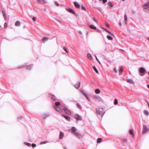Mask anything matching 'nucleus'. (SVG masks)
I'll return each mask as SVG.
<instances>
[{
	"label": "nucleus",
	"instance_id": "nucleus-26",
	"mask_svg": "<svg viewBox=\"0 0 149 149\" xmlns=\"http://www.w3.org/2000/svg\"><path fill=\"white\" fill-rule=\"evenodd\" d=\"M102 140V138H98L97 139V143H100V142H101V141Z\"/></svg>",
	"mask_w": 149,
	"mask_h": 149
},
{
	"label": "nucleus",
	"instance_id": "nucleus-32",
	"mask_svg": "<svg viewBox=\"0 0 149 149\" xmlns=\"http://www.w3.org/2000/svg\"><path fill=\"white\" fill-rule=\"evenodd\" d=\"M81 9L82 10H85V11H86V8L83 6H81Z\"/></svg>",
	"mask_w": 149,
	"mask_h": 149
},
{
	"label": "nucleus",
	"instance_id": "nucleus-44",
	"mask_svg": "<svg viewBox=\"0 0 149 149\" xmlns=\"http://www.w3.org/2000/svg\"><path fill=\"white\" fill-rule=\"evenodd\" d=\"M47 117V116L46 115H44L43 116V118L44 119H45Z\"/></svg>",
	"mask_w": 149,
	"mask_h": 149
},
{
	"label": "nucleus",
	"instance_id": "nucleus-12",
	"mask_svg": "<svg viewBox=\"0 0 149 149\" xmlns=\"http://www.w3.org/2000/svg\"><path fill=\"white\" fill-rule=\"evenodd\" d=\"M68 11L70 13H72V14H73L74 15L75 14V11H74V10H72V9L71 8H69L68 9Z\"/></svg>",
	"mask_w": 149,
	"mask_h": 149
},
{
	"label": "nucleus",
	"instance_id": "nucleus-40",
	"mask_svg": "<svg viewBox=\"0 0 149 149\" xmlns=\"http://www.w3.org/2000/svg\"><path fill=\"white\" fill-rule=\"evenodd\" d=\"M63 49L66 53H68V50H67L65 47H63Z\"/></svg>",
	"mask_w": 149,
	"mask_h": 149
},
{
	"label": "nucleus",
	"instance_id": "nucleus-59",
	"mask_svg": "<svg viewBox=\"0 0 149 149\" xmlns=\"http://www.w3.org/2000/svg\"><path fill=\"white\" fill-rule=\"evenodd\" d=\"M125 0H122L123 1H124Z\"/></svg>",
	"mask_w": 149,
	"mask_h": 149
},
{
	"label": "nucleus",
	"instance_id": "nucleus-16",
	"mask_svg": "<svg viewBox=\"0 0 149 149\" xmlns=\"http://www.w3.org/2000/svg\"><path fill=\"white\" fill-rule=\"evenodd\" d=\"M55 109L56 110L58 111L61 113L62 112V110L59 107H55Z\"/></svg>",
	"mask_w": 149,
	"mask_h": 149
},
{
	"label": "nucleus",
	"instance_id": "nucleus-4",
	"mask_svg": "<svg viewBox=\"0 0 149 149\" xmlns=\"http://www.w3.org/2000/svg\"><path fill=\"white\" fill-rule=\"evenodd\" d=\"M62 109L63 110H64L66 113L68 115H70L71 114V112L70 111L68 110L67 108L65 107H62Z\"/></svg>",
	"mask_w": 149,
	"mask_h": 149
},
{
	"label": "nucleus",
	"instance_id": "nucleus-13",
	"mask_svg": "<svg viewBox=\"0 0 149 149\" xmlns=\"http://www.w3.org/2000/svg\"><path fill=\"white\" fill-rule=\"evenodd\" d=\"M124 20H125V24H127V15L126 14L125 15H124Z\"/></svg>",
	"mask_w": 149,
	"mask_h": 149
},
{
	"label": "nucleus",
	"instance_id": "nucleus-5",
	"mask_svg": "<svg viewBox=\"0 0 149 149\" xmlns=\"http://www.w3.org/2000/svg\"><path fill=\"white\" fill-rule=\"evenodd\" d=\"M94 98L96 100L98 101L101 102H104V101L103 100L98 96H94Z\"/></svg>",
	"mask_w": 149,
	"mask_h": 149
},
{
	"label": "nucleus",
	"instance_id": "nucleus-19",
	"mask_svg": "<svg viewBox=\"0 0 149 149\" xmlns=\"http://www.w3.org/2000/svg\"><path fill=\"white\" fill-rule=\"evenodd\" d=\"M129 133L130 134L132 135L133 137L134 136V134L133 133V130L131 129Z\"/></svg>",
	"mask_w": 149,
	"mask_h": 149
},
{
	"label": "nucleus",
	"instance_id": "nucleus-6",
	"mask_svg": "<svg viewBox=\"0 0 149 149\" xmlns=\"http://www.w3.org/2000/svg\"><path fill=\"white\" fill-rule=\"evenodd\" d=\"M80 92L83 94V95L88 100H89V99L86 93L82 89L80 90Z\"/></svg>",
	"mask_w": 149,
	"mask_h": 149
},
{
	"label": "nucleus",
	"instance_id": "nucleus-29",
	"mask_svg": "<svg viewBox=\"0 0 149 149\" xmlns=\"http://www.w3.org/2000/svg\"><path fill=\"white\" fill-rule=\"evenodd\" d=\"M2 12L3 16L4 17V18L5 19L6 18V16L5 13L4 11H2Z\"/></svg>",
	"mask_w": 149,
	"mask_h": 149
},
{
	"label": "nucleus",
	"instance_id": "nucleus-57",
	"mask_svg": "<svg viewBox=\"0 0 149 149\" xmlns=\"http://www.w3.org/2000/svg\"><path fill=\"white\" fill-rule=\"evenodd\" d=\"M98 61V62L99 63V64H101V63L99 61H99Z\"/></svg>",
	"mask_w": 149,
	"mask_h": 149
},
{
	"label": "nucleus",
	"instance_id": "nucleus-15",
	"mask_svg": "<svg viewBox=\"0 0 149 149\" xmlns=\"http://www.w3.org/2000/svg\"><path fill=\"white\" fill-rule=\"evenodd\" d=\"M48 38L47 37H44L42 39V41L43 43H44L46 41H47Z\"/></svg>",
	"mask_w": 149,
	"mask_h": 149
},
{
	"label": "nucleus",
	"instance_id": "nucleus-10",
	"mask_svg": "<svg viewBox=\"0 0 149 149\" xmlns=\"http://www.w3.org/2000/svg\"><path fill=\"white\" fill-rule=\"evenodd\" d=\"M74 4L75 6L77 8H79L80 6V5L77 2H74Z\"/></svg>",
	"mask_w": 149,
	"mask_h": 149
},
{
	"label": "nucleus",
	"instance_id": "nucleus-61",
	"mask_svg": "<svg viewBox=\"0 0 149 149\" xmlns=\"http://www.w3.org/2000/svg\"><path fill=\"white\" fill-rule=\"evenodd\" d=\"M99 1H101V0H99Z\"/></svg>",
	"mask_w": 149,
	"mask_h": 149
},
{
	"label": "nucleus",
	"instance_id": "nucleus-7",
	"mask_svg": "<svg viewBox=\"0 0 149 149\" xmlns=\"http://www.w3.org/2000/svg\"><path fill=\"white\" fill-rule=\"evenodd\" d=\"M74 117L77 120H81L82 119L81 116L78 114L75 115Z\"/></svg>",
	"mask_w": 149,
	"mask_h": 149
},
{
	"label": "nucleus",
	"instance_id": "nucleus-35",
	"mask_svg": "<svg viewBox=\"0 0 149 149\" xmlns=\"http://www.w3.org/2000/svg\"><path fill=\"white\" fill-rule=\"evenodd\" d=\"M7 23L6 22H5L4 24V27L5 28H6L7 26Z\"/></svg>",
	"mask_w": 149,
	"mask_h": 149
},
{
	"label": "nucleus",
	"instance_id": "nucleus-52",
	"mask_svg": "<svg viewBox=\"0 0 149 149\" xmlns=\"http://www.w3.org/2000/svg\"><path fill=\"white\" fill-rule=\"evenodd\" d=\"M119 24L120 26H122V24L121 22L120 21L119 23Z\"/></svg>",
	"mask_w": 149,
	"mask_h": 149
},
{
	"label": "nucleus",
	"instance_id": "nucleus-23",
	"mask_svg": "<svg viewBox=\"0 0 149 149\" xmlns=\"http://www.w3.org/2000/svg\"><path fill=\"white\" fill-rule=\"evenodd\" d=\"M123 71V68L121 67L120 68V70H119V73L120 75L121 74L122 72Z\"/></svg>",
	"mask_w": 149,
	"mask_h": 149
},
{
	"label": "nucleus",
	"instance_id": "nucleus-3",
	"mask_svg": "<svg viewBox=\"0 0 149 149\" xmlns=\"http://www.w3.org/2000/svg\"><path fill=\"white\" fill-rule=\"evenodd\" d=\"M145 71L146 70L143 68L141 67L139 69V72H140V75L141 76H143L145 74Z\"/></svg>",
	"mask_w": 149,
	"mask_h": 149
},
{
	"label": "nucleus",
	"instance_id": "nucleus-2",
	"mask_svg": "<svg viewBox=\"0 0 149 149\" xmlns=\"http://www.w3.org/2000/svg\"><path fill=\"white\" fill-rule=\"evenodd\" d=\"M104 109L102 108H100L99 109H97L96 111L97 113L100 115H102V116H103L105 113V112L104 111Z\"/></svg>",
	"mask_w": 149,
	"mask_h": 149
},
{
	"label": "nucleus",
	"instance_id": "nucleus-22",
	"mask_svg": "<svg viewBox=\"0 0 149 149\" xmlns=\"http://www.w3.org/2000/svg\"><path fill=\"white\" fill-rule=\"evenodd\" d=\"M144 113L145 115L147 116H148L149 114V112L146 110H144Z\"/></svg>",
	"mask_w": 149,
	"mask_h": 149
},
{
	"label": "nucleus",
	"instance_id": "nucleus-48",
	"mask_svg": "<svg viewBox=\"0 0 149 149\" xmlns=\"http://www.w3.org/2000/svg\"><path fill=\"white\" fill-rule=\"evenodd\" d=\"M107 0H102L103 3H104L107 2Z\"/></svg>",
	"mask_w": 149,
	"mask_h": 149
},
{
	"label": "nucleus",
	"instance_id": "nucleus-38",
	"mask_svg": "<svg viewBox=\"0 0 149 149\" xmlns=\"http://www.w3.org/2000/svg\"><path fill=\"white\" fill-rule=\"evenodd\" d=\"M55 104L56 106L59 105L60 104V103L59 102H55Z\"/></svg>",
	"mask_w": 149,
	"mask_h": 149
},
{
	"label": "nucleus",
	"instance_id": "nucleus-14",
	"mask_svg": "<svg viewBox=\"0 0 149 149\" xmlns=\"http://www.w3.org/2000/svg\"><path fill=\"white\" fill-rule=\"evenodd\" d=\"M80 86V83L79 82L75 85V87L77 89H78Z\"/></svg>",
	"mask_w": 149,
	"mask_h": 149
},
{
	"label": "nucleus",
	"instance_id": "nucleus-55",
	"mask_svg": "<svg viewBox=\"0 0 149 149\" xmlns=\"http://www.w3.org/2000/svg\"><path fill=\"white\" fill-rule=\"evenodd\" d=\"M79 33H80L81 34H82V32L81 31H79Z\"/></svg>",
	"mask_w": 149,
	"mask_h": 149
},
{
	"label": "nucleus",
	"instance_id": "nucleus-25",
	"mask_svg": "<svg viewBox=\"0 0 149 149\" xmlns=\"http://www.w3.org/2000/svg\"><path fill=\"white\" fill-rule=\"evenodd\" d=\"M63 116L67 120H69V121H70V118L67 116Z\"/></svg>",
	"mask_w": 149,
	"mask_h": 149
},
{
	"label": "nucleus",
	"instance_id": "nucleus-54",
	"mask_svg": "<svg viewBox=\"0 0 149 149\" xmlns=\"http://www.w3.org/2000/svg\"><path fill=\"white\" fill-rule=\"evenodd\" d=\"M105 31H106L107 32H108V33H109V31H108V30H105Z\"/></svg>",
	"mask_w": 149,
	"mask_h": 149
},
{
	"label": "nucleus",
	"instance_id": "nucleus-39",
	"mask_svg": "<svg viewBox=\"0 0 149 149\" xmlns=\"http://www.w3.org/2000/svg\"><path fill=\"white\" fill-rule=\"evenodd\" d=\"M52 98L54 100H56V97L53 96H52Z\"/></svg>",
	"mask_w": 149,
	"mask_h": 149
},
{
	"label": "nucleus",
	"instance_id": "nucleus-43",
	"mask_svg": "<svg viewBox=\"0 0 149 149\" xmlns=\"http://www.w3.org/2000/svg\"><path fill=\"white\" fill-rule=\"evenodd\" d=\"M113 70L115 73H117V70L116 68H114L113 69Z\"/></svg>",
	"mask_w": 149,
	"mask_h": 149
},
{
	"label": "nucleus",
	"instance_id": "nucleus-1",
	"mask_svg": "<svg viewBox=\"0 0 149 149\" xmlns=\"http://www.w3.org/2000/svg\"><path fill=\"white\" fill-rule=\"evenodd\" d=\"M77 130V129L75 127H73L72 128V133L76 136L80 138L81 136L79 132H76Z\"/></svg>",
	"mask_w": 149,
	"mask_h": 149
},
{
	"label": "nucleus",
	"instance_id": "nucleus-20",
	"mask_svg": "<svg viewBox=\"0 0 149 149\" xmlns=\"http://www.w3.org/2000/svg\"><path fill=\"white\" fill-rule=\"evenodd\" d=\"M95 93L97 94L100 93V90L98 89H96L95 90Z\"/></svg>",
	"mask_w": 149,
	"mask_h": 149
},
{
	"label": "nucleus",
	"instance_id": "nucleus-56",
	"mask_svg": "<svg viewBox=\"0 0 149 149\" xmlns=\"http://www.w3.org/2000/svg\"><path fill=\"white\" fill-rule=\"evenodd\" d=\"M147 86L148 88H149V85H147Z\"/></svg>",
	"mask_w": 149,
	"mask_h": 149
},
{
	"label": "nucleus",
	"instance_id": "nucleus-47",
	"mask_svg": "<svg viewBox=\"0 0 149 149\" xmlns=\"http://www.w3.org/2000/svg\"><path fill=\"white\" fill-rule=\"evenodd\" d=\"M122 141L124 142H125L127 141V139H122Z\"/></svg>",
	"mask_w": 149,
	"mask_h": 149
},
{
	"label": "nucleus",
	"instance_id": "nucleus-31",
	"mask_svg": "<svg viewBox=\"0 0 149 149\" xmlns=\"http://www.w3.org/2000/svg\"><path fill=\"white\" fill-rule=\"evenodd\" d=\"M77 106L78 108L79 109H82L81 107V106L79 103H77Z\"/></svg>",
	"mask_w": 149,
	"mask_h": 149
},
{
	"label": "nucleus",
	"instance_id": "nucleus-37",
	"mask_svg": "<svg viewBox=\"0 0 149 149\" xmlns=\"http://www.w3.org/2000/svg\"><path fill=\"white\" fill-rule=\"evenodd\" d=\"M55 4L57 6H58L59 5V3L56 1H55L54 2Z\"/></svg>",
	"mask_w": 149,
	"mask_h": 149
},
{
	"label": "nucleus",
	"instance_id": "nucleus-53",
	"mask_svg": "<svg viewBox=\"0 0 149 149\" xmlns=\"http://www.w3.org/2000/svg\"><path fill=\"white\" fill-rule=\"evenodd\" d=\"M27 145L28 146H30L31 145V144L29 143H27Z\"/></svg>",
	"mask_w": 149,
	"mask_h": 149
},
{
	"label": "nucleus",
	"instance_id": "nucleus-30",
	"mask_svg": "<svg viewBox=\"0 0 149 149\" xmlns=\"http://www.w3.org/2000/svg\"><path fill=\"white\" fill-rule=\"evenodd\" d=\"M118 103V100L117 99H116L115 100L114 104L115 105H117Z\"/></svg>",
	"mask_w": 149,
	"mask_h": 149
},
{
	"label": "nucleus",
	"instance_id": "nucleus-58",
	"mask_svg": "<svg viewBox=\"0 0 149 149\" xmlns=\"http://www.w3.org/2000/svg\"><path fill=\"white\" fill-rule=\"evenodd\" d=\"M148 40H149V38H147Z\"/></svg>",
	"mask_w": 149,
	"mask_h": 149
},
{
	"label": "nucleus",
	"instance_id": "nucleus-18",
	"mask_svg": "<svg viewBox=\"0 0 149 149\" xmlns=\"http://www.w3.org/2000/svg\"><path fill=\"white\" fill-rule=\"evenodd\" d=\"M89 27L90 28L92 29H96V27L92 25H90L89 26Z\"/></svg>",
	"mask_w": 149,
	"mask_h": 149
},
{
	"label": "nucleus",
	"instance_id": "nucleus-46",
	"mask_svg": "<svg viewBox=\"0 0 149 149\" xmlns=\"http://www.w3.org/2000/svg\"><path fill=\"white\" fill-rule=\"evenodd\" d=\"M105 24L106 26H107L108 27H109V25L108 24V23H107V22H105Z\"/></svg>",
	"mask_w": 149,
	"mask_h": 149
},
{
	"label": "nucleus",
	"instance_id": "nucleus-41",
	"mask_svg": "<svg viewBox=\"0 0 149 149\" xmlns=\"http://www.w3.org/2000/svg\"><path fill=\"white\" fill-rule=\"evenodd\" d=\"M93 19L95 22H96V23H97V20L95 18H93Z\"/></svg>",
	"mask_w": 149,
	"mask_h": 149
},
{
	"label": "nucleus",
	"instance_id": "nucleus-21",
	"mask_svg": "<svg viewBox=\"0 0 149 149\" xmlns=\"http://www.w3.org/2000/svg\"><path fill=\"white\" fill-rule=\"evenodd\" d=\"M93 68L96 73L99 74L95 66L93 67Z\"/></svg>",
	"mask_w": 149,
	"mask_h": 149
},
{
	"label": "nucleus",
	"instance_id": "nucleus-33",
	"mask_svg": "<svg viewBox=\"0 0 149 149\" xmlns=\"http://www.w3.org/2000/svg\"><path fill=\"white\" fill-rule=\"evenodd\" d=\"M39 2H43L44 3H45V0H37Z\"/></svg>",
	"mask_w": 149,
	"mask_h": 149
},
{
	"label": "nucleus",
	"instance_id": "nucleus-45",
	"mask_svg": "<svg viewBox=\"0 0 149 149\" xmlns=\"http://www.w3.org/2000/svg\"><path fill=\"white\" fill-rule=\"evenodd\" d=\"M32 146L33 147H35L36 146V145L34 143H32Z\"/></svg>",
	"mask_w": 149,
	"mask_h": 149
},
{
	"label": "nucleus",
	"instance_id": "nucleus-28",
	"mask_svg": "<svg viewBox=\"0 0 149 149\" xmlns=\"http://www.w3.org/2000/svg\"><path fill=\"white\" fill-rule=\"evenodd\" d=\"M87 56L88 57L90 58L91 59H92V56L91 55L89 54V53H88L87 54Z\"/></svg>",
	"mask_w": 149,
	"mask_h": 149
},
{
	"label": "nucleus",
	"instance_id": "nucleus-34",
	"mask_svg": "<svg viewBox=\"0 0 149 149\" xmlns=\"http://www.w3.org/2000/svg\"><path fill=\"white\" fill-rule=\"evenodd\" d=\"M108 5L109 6H110L111 7H113V5L112 4L111 2H109L108 3Z\"/></svg>",
	"mask_w": 149,
	"mask_h": 149
},
{
	"label": "nucleus",
	"instance_id": "nucleus-8",
	"mask_svg": "<svg viewBox=\"0 0 149 149\" xmlns=\"http://www.w3.org/2000/svg\"><path fill=\"white\" fill-rule=\"evenodd\" d=\"M143 8L146 9L149 8V2L146 3L143 6Z\"/></svg>",
	"mask_w": 149,
	"mask_h": 149
},
{
	"label": "nucleus",
	"instance_id": "nucleus-49",
	"mask_svg": "<svg viewBox=\"0 0 149 149\" xmlns=\"http://www.w3.org/2000/svg\"><path fill=\"white\" fill-rule=\"evenodd\" d=\"M108 33H109L111 36H114L113 34H112V33H111V32L109 31Z\"/></svg>",
	"mask_w": 149,
	"mask_h": 149
},
{
	"label": "nucleus",
	"instance_id": "nucleus-36",
	"mask_svg": "<svg viewBox=\"0 0 149 149\" xmlns=\"http://www.w3.org/2000/svg\"><path fill=\"white\" fill-rule=\"evenodd\" d=\"M16 26H19V21H17L16 22L15 24Z\"/></svg>",
	"mask_w": 149,
	"mask_h": 149
},
{
	"label": "nucleus",
	"instance_id": "nucleus-24",
	"mask_svg": "<svg viewBox=\"0 0 149 149\" xmlns=\"http://www.w3.org/2000/svg\"><path fill=\"white\" fill-rule=\"evenodd\" d=\"M32 68V66L31 65H29L27 66L26 67V68L28 70H30Z\"/></svg>",
	"mask_w": 149,
	"mask_h": 149
},
{
	"label": "nucleus",
	"instance_id": "nucleus-17",
	"mask_svg": "<svg viewBox=\"0 0 149 149\" xmlns=\"http://www.w3.org/2000/svg\"><path fill=\"white\" fill-rule=\"evenodd\" d=\"M63 136H64L63 133L62 132H60L59 137V139H61L63 137Z\"/></svg>",
	"mask_w": 149,
	"mask_h": 149
},
{
	"label": "nucleus",
	"instance_id": "nucleus-51",
	"mask_svg": "<svg viewBox=\"0 0 149 149\" xmlns=\"http://www.w3.org/2000/svg\"><path fill=\"white\" fill-rule=\"evenodd\" d=\"M95 58H96V60H97V61H99V60H98V59L97 58V56H96V55H95Z\"/></svg>",
	"mask_w": 149,
	"mask_h": 149
},
{
	"label": "nucleus",
	"instance_id": "nucleus-27",
	"mask_svg": "<svg viewBox=\"0 0 149 149\" xmlns=\"http://www.w3.org/2000/svg\"><path fill=\"white\" fill-rule=\"evenodd\" d=\"M107 38L109 40H113L111 36L108 35L107 36Z\"/></svg>",
	"mask_w": 149,
	"mask_h": 149
},
{
	"label": "nucleus",
	"instance_id": "nucleus-9",
	"mask_svg": "<svg viewBox=\"0 0 149 149\" xmlns=\"http://www.w3.org/2000/svg\"><path fill=\"white\" fill-rule=\"evenodd\" d=\"M127 81L130 84H134V83L133 81L132 80L130 79H127Z\"/></svg>",
	"mask_w": 149,
	"mask_h": 149
},
{
	"label": "nucleus",
	"instance_id": "nucleus-50",
	"mask_svg": "<svg viewBox=\"0 0 149 149\" xmlns=\"http://www.w3.org/2000/svg\"><path fill=\"white\" fill-rule=\"evenodd\" d=\"M33 20L34 21H36V18L35 17H33Z\"/></svg>",
	"mask_w": 149,
	"mask_h": 149
},
{
	"label": "nucleus",
	"instance_id": "nucleus-11",
	"mask_svg": "<svg viewBox=\"0 0 149 149\" xmlns=\"http://www.w3.org/2000/svg\"><path fill=\"white\" fill-rule=\"evenodd\" d=\"M147 131V129L146 127L145 126H143V130L142 133L143 134H144Z\"/></svg>",
	"mask_w": 149,
	"mask_h": 149
},
{
	"label": "nucleus",
	"instance_id": "nucleus-60",
	"mask_svg": "<svg viewBox=\"0 0 149 149\" xmlns=\"http://www.w3.org/2000/svg\"><path fill=\"white\" fill-rule=\"evenodd\" d=\"M148 73L149 74V71L148 72Z\"/></svg>",
	"mask_w": 149,
	"mask_h": 149
},
{
	"label": "nucleus",
	"instance_id": "nucleus-42",
	"mask_svg": "<svg viewBox=\"0 0 149 149\" xmlns=\"http://www.w3.org/2000/svg\"><path fill=\"white\" fill-rule=\"evenodd\" d=\"M47 143V141L42 142L40 143V144H45Z\"/></svg>",
	"mask_w": 149,
	"mask_h": 149
}]
</instances>
